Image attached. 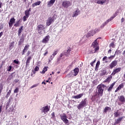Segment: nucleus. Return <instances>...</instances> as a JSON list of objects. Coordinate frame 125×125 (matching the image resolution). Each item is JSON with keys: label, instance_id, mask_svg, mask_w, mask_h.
<instances>
[{"label": "nucleus", "instance_id": "nucleus-49", "mask_svg": "<svg viewBox=\"0 0 125 125\" xmlns=\"http://www.w3.org/2000/svg\"><path fill=\"white\" fill-rule=\"evenodd\" d=\"M50 58V60H49V63H50V62H51L52 60H53V58H54V56H51Z\"/></svg>", "mask_w": 125, "mask_h": 125}, {"label": "nucleus", "instance_id": "nucleus-4", "mask_svg": "<svg viewBox=\"0 0 125 125\" xmlns=\"http://www.w3.org/2000/svg\"><path fill=\"white\" fill-rule=\"evenodd\" d=\"M62 5L64 8H68L72 5V3L70 1L64 0L62 2Z\"/></svg>", "mask_w": 125, "mask_h": 125}, {"label": "nucleus", "instance_id": "nucleus-17", "mask_svg": "<svg viewBox=\"0 0 125 125\" xmlns=\"http://www.w3.org/2000/svg\"><path fill=\"white\" fill-rule=\"evenodd\" d=\"M79 72H80V69L79 68L76 67L74 69V73L72 74L73 77H76L79 74Z\"/></svg>", "mask_w": 125, "mask_h": 125}, {"label": "nucleus", "instance_id": "nucleus-14", "mask_svg": "<svg viewBox=\"0 0 125 125\" xmlns=\"http://www.w3.org/2000/svg\"><path fill=\"white\" fill-rule=\"evenodd\" d=\"M113 19H114V17H111V18L109 19L108 20H107V21H105V22H104L101 26V28H104V27H105V26H106V25H107V24H108V23H109V22H111V21H112V20H113Z\"/></svg>", "mask_w": 125, "mask_h": 125}, {"label": "nucleus", "instance_id": "nucleus-18", "mask_svg": "<svg viewBox=\"0 0 125 125\" xmlns=\"http://www.w3.org/2000/svg\"><path fill=\"white\" fill-rule=\"evenodd\" d=\"M113 115L114 116V118H118V117H120L122 114L119 110H117L116 111H115Z\"/></svg>", "mask_w": 125, "mask_h": 125}, {"label": "nucleus", "instance_id": "nucleus-34", "mask_svg": "<svg viewBox=\"0 0 125 125\" xmlns=\"http://www.w3.org/2000/svg\"><path fill=\"white\" fill-rule=\"evenodd\" d=\"M64 55H65V54H64V53H61L60 55V58L58 59L57 61H60V60H61V58H62V57L64 56Z\"/></svg>", "mask_w": 125, "mask_h": 125}, {"label": "nucleus", "instance_id": "nucleus-42", "mask_svg": "<svg viewBox=\"0 0 125 125\" xmlns=\"http://www.w3.org/2000/svg\"><path fill=\"white\" fill-rule=\"evenodd\" d=\"M29 47H30V45L29 44H26L24 47V49H25L26 50H28L29 49Z\"/></svg>", "mask_w": 125, "mask_h": 125}, {"label": "nucleus", "instance_id": "nucleus-39", "mask_svg": "<svg viewBox=\"0 0 125 125\" xmlns=\"http://www.w3.org/2000/svg\"><path fill=\"white\" fill-rule=\"evenodd\" d=\"M116 56V54H115L114 55L110 56V57H108V59H110V60H112L114 59V57Z\"/></svg>", "mask_w": 125, "mask_h": 125}, {"label": "nucleus", "instance_id": "nucleus-56", "mask_svg": "<svg viewBox=\"0 0 125 125\" xmlns=\"http://www.w3.org/2000/svg\"><path fill=\"white\" fill-rule=\"evenodd\" d=\"M12 26H13V23H12L11 22H9V28H12Z\"/></svg>", "mask_w": 125, "mask_h": 125}, {"label": "nucleus", "instance_id": "nucleus-6", "mask_svg": "<svg viewBox=\"0 0 125 125\" xmlns=\"http://www.w3.org/2000/svg\"><path fill=\"white\" fill-rule=\"evenodd\" d=\"M86 105V99H84L83 101H82L81 102L80 104L77 106V108L79 110H80V109H82V108H83V107H85Z\"/></svg>", "mask_w": 125, "mask_h": 125}, {"label": "nucleus", "instance_id": "nucleus-7", "mask_svg": "<svg viewBox=\"0 0 125 125\" xmlns=\"http://www.w3.org/2000/svg\"><path fill=\"white\" fill-rule=\"evenodd\" d=\"M101 97L102 96H99V95H98L97 93L95 95L92 96L91 98V100H92V102H94V101L97 102V101L100 99V97Z\"/></svg>", "mask_w": 125, "mask_h": 125}, {"label": "nucleus", "instance_id": "nucleus-45", "mask_svg": "<svg viewBox=\"0 0 125 125\" xmlns=\"http://www.w3.org/2000/svg\"><path fill=\"white\" fill-rule=\"evenodd\" d=\"M39 85V84H35L30 87V88H34V87H37Z\"/></svg>", "mask_w": 125, "mask_h": 125}, {"label": "nucleus", "instance_id": "nucleus-26", "mask_svg": "<svg viewBox=\"0 0 125 125\" xmlns=\"http://www.w3.org/2000/svg\"><path fill=\"white\" fill-rule=\"evenodd\" d=\"M23 28H24V26H21V27L19 28V30L18 32L19 36H21V33H22V32H23Z\"/></svg>", "mask_w": 125, "mask_h": 125}, {"label": "nucleus", "instance_id": "nucleus-38", "mask_svg": "<svg viewBox=\"0 0 125 125\" xmlns=\"http://www.w3.org/2000/svg\"><path fill=\"white\" fill-rule=\"evenodd\" d=\"M100 65V62L98 61L96 63V67H95V69H98V68H99V65Z\"/></svg>", "mask_w": 125, "mask_h": 125}, {"label": "nucleus", "instance_id": "nucleus-63", "mask_svg": "<svg viewBox=\"0 0 125 125\" xmlns=\"http://www.w3.org/2000/svg\"><path fill=\"white\" fill-rule=\"evenodd\" d=\"M30 53H31V51H28L27 53V56H29L30 55Z\"/></svg>", "mask_w": 125, "mask_h": 125}, {"label": "nucleus", "instance_id": "nucleus-33", "mask_svg": "<svg viewBox=\"0 0 125 125\" xmlns=\"http://www.w3.org/2000/svg\"><path fill=\"white\" fill-rule=\"evenodd\" d=\"M115 42H112L109 44V47H112V48H115Z\"/></svg>", "mask_w": 125, "mask_h": 125}, {"label": "nucleus", "instance_id": "nucleus-1", "mask_svg": "<svg viewBox=\"0 0 125 125\" xmlns=\"http://www.w3.org/2000/svg\"><path fill=\"white\" fill-rule=\"evenodd\" d=\"M105 87H106V85L103 84H101L98 85L97 87L98 92H97V93L99 96H103V92H104V88H105Z\"/></svg>", "mask_w": 125, "mask_h": 125}, {"label": "nucleus", "instance_id": "nucleus-55", "mask_svg": "<svg viewBox=\"0 0 125 125\" xmlns=\"http://www.w3.org/2000/svg\"><path fill=\"white\" fill-rule=\"evenodd\" d=\"M119 90H121V88L118 86L117 89L115 90V92H118Z\"/></svg>", "mask_w": 125, "mask_h": 125}, {"label": "nucleus", "instance_id": "nucleus-30", "mask_svg": "<svg viewBox=\"0 0 125 125\" xmlns=\"http://www.w3.org/2000/svg\"><path fill=\"white\" fill-rule=\"evenodd\" d=\"M47 68H48V66H44V68H43L42 72L41 73H42L43 74H44L45 72L47 71Z\"/></svg>", "mask_w": 125, "mask_h": 125}, {"label": "nucleus", "instance_id": "nucleus-5", "mask_svg": "<svg viewBox=\"0 0 125 125\" xmlns=\"http://www.w3.org/2000/svg\"><path fill=\"white\" fill-rule=\"evenodd\" d=\"M55 20V19H54V16L53 17H49L46 22V26H50V25H51V24L54 22Z\"/></svg>", "mask_w": 125, "mask_h": 125}, {"label": "nucleus", "instance_id": "nucleus-43", "mask_svg": "<svg viewBox=\"0 0 125 125\" xmlns=\"http://www.w3.org/2000/svg\"><path fill=\"white\" fill-rule=\"evenodd\" d=\"M11 94V90H9L7 93L6 97H9V96H10Z\"/></svg>", "mask_w": 125, "mask_h": 125}, {"label": "nucleus", "instance_id": "nucleus-57", "mask_svg": "<svg viewBox=\"0 0 125 125\" xmlns=\"http://www.w3.org/2000/svg\"><path fill=\"white\" fill-rule=\"evenodd\" d=\"M117 15H118V12L116 11L115 12V13L114 14L113 17L114 18H115V17H116V16H117Z\"/></svg>", "mask_w": 125, "mask_h": 125}, {"label": "nucleus", "instance_id": "nucleus-51", "mask_svg": "<svg viewBox=\"0 0 125 125\" xmlns=\"http://www.w3.org/2000/svg\"><path fill=\"white\" fill-rule=\"evenodd\" d=\"M57 53H58V50L55 51L53 54H52L53 56H55V55H56Z\"/></svg>", "mask_w": 125, "mask_h": 125}, {"label": "nucleus", "instance_id": "nucleus-58", "mask_svg": "<svg viewBox=\"0 0 125 125\" xmlns=\"http://www.w3.org/2000/svg\"><path fill=\"white\" fill-rule=\"evenodd\" d=\"M26 50L25 49H23L22 50V55H24L25 54V53L26 52Z\"/></svg>", "mask_w": 125, "mask_h": 125}, {"label": "nucleus", "instance_id": "nucleus-11", "mask_svg": "<svg viewBox=\"0 0 125 125\" xmlns=\"http://www.w3.org/2000/svg\"><path fill=\"white\" fill-rule=\"evenodd\" d=\"M50 109V107H49L48 106H45L44 107H43L42 109V113H44V114H46L49 111Z\"/></svg>", "mask_w": 125, "mask_h": 125}, {"label": "nucleus", "instance_id": "nucleus-27", "mask_svg": "<svg viewBox=\"0 0 125 125\" xmlns=\"http://www.w3.org/2000/svg\"><path fill=\"white\" fill-rule=\"evenodd\" d=\"M42 3V2L41 1H38L37 2H36L35 3H34L32 4V7H35V6H37V5H40Z\"/></svg>", "mask_w": 125, "mask_h": 125}, {"label": "nucleus", "instance_id": "nucleus-32", "mask_svg": "<svg viewBox=\"0 0 125 125\" xmlns=\"http://www.w3.org/2000/svg\"><path fill=\"white\" fill-rule=\"evenodd\" d=\"M19 24H20V20L17 21L16 23L14 25V27H19Z\"/></svg>", "mask_w": 125, "mask_h": 125}, {"label": "nucleus", "instance_id": "nucleus-48", "mask_svg": "<svg viewBox=\"0 0 125 125\" xmlns=\"http://www.w3.org/2000/svg\"><path fill=\"white\" fill-rule=\"evenodd\" d=\"M110 79H112V76H110V77H107V79H105V82H106L110 81Z\"/></svg>", "mask_w": 125, "mask_h": 125}, {"label": "nucleus", "instance_id": "nucleus-3", "mask_svg": "<svg viewBox=\"0 0 125 125\" xmlns=\"http://www.w3.org/2000/svg\"><path fill=\"white\" fill-rule=\"evenodd\" d=\"M60 117L62 121V122H63V123H64L65 125H70L69 120L67 119V115H66V114L63 113L62 114H61L60 115Z\"/></svg>", "mask_w": 125, "mask_h": 125}, {"label": "nucleus", "instance_id": "nucleus-37", "mask_svg": "<svg viewBox=\"0 0 125 125\" xmlns=\"http://www.w3.org/2000/svg\"><path fill=\"white\" fill-rule=\"evenodd\" d=\"M25 16H27V17H29V16L30 15V12H29V11H25Z\"/></svg>", "mask_w": 125, "mask_h": 125}, {"label": "nucleus", "instance_id": "nucleus-20", "mask_svg": "<svg viewBox=\"0 0 125 125\" xmlns=\"http://www.w3.org/2000/svg\"><path fill=\"white\" fill-rule=\"evenodd\" d=\"M80 10L79 9V8H78L75 12L72 15V17H76L77 16H78V15H79V14H80Z\"/></svg>", "mask_w": 125, "mask_h": 125}, {"label": "nucleus", "instance_id": "nucleus-44", "mask_svg": "<svg viewBox=\"0 0 125 125\" xmlns=\"http://www.w3.org/2000/svg\"><path fill=\"white\" fill-rule=\"evenodd\" d=\"M14 63H15V64H18V65H20V63L19 62V61H18V60H15L14 61Z\"/></svg>", "mask_w": 125, "mask_h": 125}, {"label": "nucleus", "instance_id": "nucleus-22", "mask_svg": "<svg viewBox=\"0 0 125 125\" xmlns=\"http://www.w3.org/2000/svg\"><path fill=\"white\" fill-rule=\"evenodd\" d=\"M82 96H83V93L80 94L77 96H72V98H75V99H79V98H82Z\"/></svg>", "mask_w": 125, "mask_h": 125}, {"label": "nucleus", "instance_id": "nucleus-54", "mask_svg": "<svg viewBox=\"0 0 125 125\" xmlns=\"http://www.w3.org/2000/svg\"><path fill=\"white\" fill-rule=\"evenodd\" d=\"M2 89H3V85H2V84H0V90L2 91Z\"/></svg>", "mask_w": 125, "mask_h": 125}, {"label": "nucleus", "instance_id": "nucleus-29", "mask_svg": "<svg viewBox=\"0 0 125 125\" xmlns=\"http://www.w3.org/2000/svg\"><path fill=\"white\" fill-rule=\"evenodd\" d=\"M109 110H111V107H110L109 106H106L104 110V113H107V112H108V111H109Z\"/></svg>", "mask_w": 125, "mask_h": 125}, {"label": "nucleus", "instance_id": "nucleus-62", "mask_svg": "<svg viewBox=\"0 0 125 125\" xmlns=\"http://www.w3.org/2000/svg\"><path fill=\"white\" fill-rule=\"evenodd\" d=\"M3 35V32H1L0 33V38H1V36H2Z\"/></svg>", "mask_w": 125, "mask_h": 125}, {"label": "nucleus", "instance_id": "nucleus-52", "mask_svg": "<svg viewBox=\"0 0 125 125\" xmlns=\"http://www.w3.org/2000/svg\"><path fill=\"white\" fill-rule=\"evenodd\" d=\"M95 62H96V60H94L93 62H92L90 63V65H91V66H92V67H93V64H94V63H95Z\"/></svg>", "mask_w": 125, "mask_h": 125}, {"label": "nucleus", "instance_id": "nucleus-41", "mask_svg": "<svg viewBox=\"0 0 125 125\" xmlns=\"http://www.w3.org/2000/svg\"><path fill=\"white\" fill-rule=\"evenodd\" d=\"M124 86H125V84H124V83H122L118 86V87H120V89H122V88H124Z\"/></svg>", "mask_w": 125, "mask_h": 125}, {"label": "nucleus", "instance_id": "nucleus-61", "mask_svg": "<svg viewBox=\"0 0 125 125\" xmlns=\"http://www.w3.org/2000/svg\"><path fill=\"white\" fill-rule=\"evenodd\" d=\"M47 54H48V51H46V52H45V53L44 54V56H46Z\"/></svg>", "mask_w": 125, "mask_h": 125}, {"label": "nucleus", "instance_id": "nucleus-53", "mask_svg": "<svg viewBox=\"0 0 125 125\" xmlns=\"http://www.w3.org/2000/svg\"><path fill=\"white\" fill-rule=\"evenodd\" d=\"M11 69H12V66H9L7 69L8 72H10V71H11Z\"/></svg>", "mask_w": 125, "mask_h": 125}, {"label": "nucleus", "instance_id": "nucleus-25", "mask_svg": "<svg viewBox=\"0 0 125 125\" xmlns=\"http://www.w3.org/2000/svg\"><path fill=\"white\" fill-rule=\"evenodd\" d=\"M15 44V42H13L9 44V50H11V49H13V47H14Z\"/></svg>", "mask_w": 125, "mask_h": 125}, {"label": "nucleus", "instance_id": "nucleus-35", "mask_svg": "<svg viewBox=\"0 0 125 125\" xmlns=\"http://www.w3.org/2000/svg\"><path fill=\"white\" fill-rule=\"evenodd\" d=\"M91 36H93V33H92V31H89L88 33L87 34V37H91Z\"/></svg>", "mask_w": 125, "mask_h": 125}, {"label": "nucleus", "instance_id": "nucleus-40", "mask_svg": "<svg viewBox=\"0 0 125 125\" xmlns=\"http://www.w3.org/2000/svg\"><path fill=\"white\" fill-rule=\"evenodd\" d=\"M27 18H29V17H27V16H24L23 17L22 20H23V22L27 21Z\"/></svg>", "mask_w": 125, "mask_h": 125}, {"label": "nucleus", "instance_id": "nucleus-12", "mask_svg": "<svg viewBox=\"0 0 125 125\" xmlns=\"http://www.w3.org/2000/svg\"><path fill=\"white\" fill-rule=\"evenodd\" d=\"M49 39H50V36H49V35H47L42 39V43H47L49 41Z\"/></svg>", "mask_w": 125, "mask_h": 125}, {"label": "nucleus", "instance_id": "nucleus-9", "mask_svg": "<svg viewBox=\"0 0 125 125\" xmlns=\"http://www.w3.org/2000/svg\"><path fill=\"white\" fill-rule=\"evenodd\" d=\"M37 30L39 31V34H40V35H42V30H44V25L42 24L38 25Z\"/></svg>", "mask_w": 125, "mask_h": 125}, {"label": "nucleus", "instance_id": "nucleus-28", "mask_svg": "<svg viewBox=\"0 0 125 125\" xmlns=\"http://www.w3.org/2000/svg\"><path fill=\"white\" fill-rule=\"evenodd\" d=\"M106 2V0H97V3L98 4H103V3H105Z\"/></svg>", "mask_w": 125, "mask_h": 125}, {"label": "nucleus", "instance_id": "nucleus-10", "mask_svg": "<svg viewBox=\"0 0 125 125\" xmlns=\"http://www.w3.org/2000/svg\"><path fill=\"white\" fill-rule=\"evenodd\" d=\"M24 41L25 36H24V34H22L20 39V41H19V45H21V44H23V43H24Z\"/></svg>", "mask_w": 125, "mask_h": 125}, {"label": "nucleus", "instance_id": "nucleus-36", "mask_svg": "<svg viewBox=\"0 0 125 125\" xmlns=\"http://www.w3.org/2000/svg\"><path fill=\"white\" fill-rule=\"evenodd\" d=\"M103 61H104V63H108V59H107V56H104L103 58Z\"/></svg>", "mask_w": 125, "mask_h": 125}, {"label": "nucleus", "instance_id": "nucleus-50", "mask_svg": "<svg viewBox=\"0 0 125 125\" xmlns=\"http://www.w3.org/2000/svg\"><path fill=\"white\" fill-rule=\"evenodd\" d=\"M39 70H40V68L38 66H36L35 68H34V70L36 72H38Z\"/></svg>", "mask_w": 125, "mask_h": 125}, {"label": "nucleus", "instance_id": "nucleus-46", "mask_svg": "<svg viewBox=\"0 0 125 125\" xmlns=\"http://www.w3.org/2000/svg\"><path fill=\"white\" fill-rule=\"evenodd\" d=\"M106 73L107 71L105 70H103L102 73V76H104V75H106Z\"/></svg>", "mask_w": 125, "mask_h": 125}, {"label": "nucleus", "instance_id": "nucleus-23", "mask_svg": "<svg viewBox=\"0 0 125 125\" xmlns=\"http://www.w3.org/2000/svg\"><path fill=\"white\" fill-rule=\"evenodd\" d=\"M124 119V117H119L115 121V124L116 125H118L121 123L122 121H123V119Z\"/></svg>", "mask_w": 125, "mask_h": 125}, {"label": "nucleus", "instance_id": "nucleus-47", "mask_svg": "<svg viewBox=\"0 0 125 125\" xmlns=\"http://www.w3.org/2000/svg\"><path fill=\"white\" fill-rule=\"evenodd\" d=\"M18 91H19V88H16V89L14 91V93H18Z\"/></svg>", "mask_w": 125, "mask_h": 125}, {"label": "nucleus", "instance_id": "nucleus-16", "mask_svg": "<svg viewBox=\"0 0 125 125\" xmlns=\"http://www.w3.org/2000/svg\"><path fill=\"white\" fill-rule=\"evenodd\" d=\"M118 101H119V102H121V103H125V96H124V95L118 96Z\"/></svg>", "mask_w": 125, "mask_h": 125}, {"label": "nucleus", "instance_id": "nucleus-31", "mask_svg": "<svg viewBox=\"0 0 125 125\" xmlns=\"http://www.w3.org/2000/svg\"><path fill=\"white\" fill-rule=\"evenodd\" d=\"M16 21V20L15 19H14V18H12L10 20V23H12V24H14V23H15V21Z\"/></svg>", "mask_w": 125, "mask_h": 125}, {"label": "nucleus", "instance_id": "nucleus-24", "mask_svg": "<svg viewBox=\"0 0 125 125\" xmlns=\"http://www.w3.org/2000/svg\"><path fill=\"white\" fill-rule=\"evenodd\" d=\"M115 84H116V82H114L110 85V86L107 89V91H108V92H110V91H111V90L113 89V87H114V85H115Z\"/></svg>", "mask_w": 125, "mask_h": 125}, {"label": "nucleus", "instance_id": "nucleus-8", "mask_svg": "<svg viewBox=\"0 0 125 125\" xmlns=\"http://www.w3.org/2000/svg\"><path fill=\"white\" fill-rule=\"evenodd\" d=\"M117 65H118V61L117 60L113 61L109 65V68L113 69V68H114V67H116Z\"/></svg>", "mask_w": 125, "mask_h": 125}, {"label": "nucleus", "instance_id": "nucleus-60", "mask_svg": "<svg viewBox=\"0 0 125 125\" xmlns=\"http://www.w3.org/2000/svg\"><path fill=\"white\" fill-rule=\"evenodd\" d=\"M2 110V105L0 106V114L1 113V111Z\"/></svg>", "mask_w": 125, "mask_h": 125}, {"label": "nucleus", "instance_id": "nucleus-64", "mask_svg": "<svg viewBox=\"0 0 125 125\" xmlns=\"http://www.w3.org/2000/svg\"><path fill=\"white\" fill-rule=\"evenodd\" d=\"M2 5V2H0V8H1Z\"/></svg>", "mask_w": 125, "mask_h": 125}, {"label": "nucleus", "instance_id": "nucleus-13", "mask_svg": "<svg viewBox=\"0 0 125 125\" xmlns=\"http://www.w3.org/2000/svg\"><path fill=\"white\" fill-rule=\"evenodd\" d=\"M31 60H32V57L29 56L25 62V67L26 68H28L29 66H30V62H31Z\"/></svg>", "mask_w": 125, "mask_h": 125}, {"label": "nucleus", "instance_id": "nucleus-2", "mask_svg": "<svg viewBox=\"0 0 125 125\" xmlns=\"http://www.w3.org/2000/svg\"><path fill=\"white\" fill-rule=\"evenodd\" d=\"M91 47L94 48V53L97 52L99 50V44L97 42V39L95 40L91 44Z\"/></svg>", "mask_w": 125, "mask_h": 125}, {"label": "nucleus", "instance_id": "nucleus-19", "mask_svg": "<svg viewBox=\"0 0 125 125\" xmlns=\"http://www.w3.org/2000/svg\"><path fill=\"white\" fill-rule=\"evenodd\" d=\"M54 2H55V0H50L47 2V6L50 7V6H52L53 4H54Z\"/></svg>", "mask_w": 125, "mask_h": 125}, {"label": "nucleus", "instance_id": "nucleus-21", "mask_svg": "<svg viewBox=\"0 0 125 125\" xmlns=\"http://www.w3.org/2000/svg\"><path fill=\"white\" fill-rule=\"evenodd\" d=\"M71 51H72V48H69L68 50H67L66 52L64 51L63 53L65 56H69V55L70 54V52H71Z\"/></svg>", "mask_w": 125, "mask_h": 125}, {"label": "nucleus", "instance_id": "nucleus-15", "mask_svg": "<svg viewBox=\"0 0 125 125\" xmlns=\"http://www.w3.org/2000/svg\"><path fill=\"white\" fill-rule=\"evenodd\" d=\"M121 69H122V68L118 67L117 68H115V69H113V71L111 75H112L113 76H115V75H116V74H117V73H120V72H121Z\"/></svg>", "mask_w": 125, "mask_h": 125}, {"label": "nucleus", "instance_id": "nucleus-59", "mask_svg": "<svg viewBox=\"0 0 125 125\" xmlns=\"http://www.w3.org/2000/svg\"><path fill=\"white\" fill-rule=\"evenodd\" d=\"M51 116L53 118H54V117H55V114L54 113V112H53L52 114H51Z\"/></svg>", "mask_w": 125, "mask_h": 125}]
</instances>
